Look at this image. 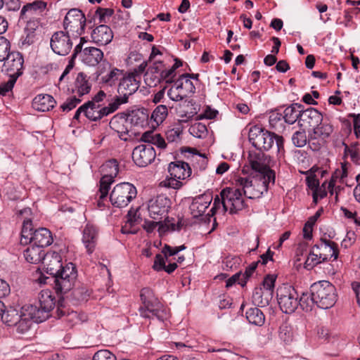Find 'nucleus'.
Listing matches in <instances>:
<instances>
[{"mask_svg":"<svg viewBox=\"0 0 360 360\" xmlns=\"http://www.w3.org/2000/svg\"><path fill=\"white\" fill-rule=\"evenodd\" d=\"M44 268L54 278V288L57 293H66L72 289L77 274L74 264L62 265L61 256L56 252H47L42 262Z\"/></svg>","mask_w":360,"mask_h":360,"instance_id":"nucleus-1","label":"nucleus"},{"mask_svg":"<svg viewBox=\"0 0 360 360\" xmlns=\"http://www.w3.org/2000/svg\"><path fill=\"white\" fill-rule=\"evenodd\" d=\"M248 139L251 144L260 151H269L274 147L278 154L284 150L283 136L260 126L255 125L250 129Z\"/></svg>","mask_w":360,"mask_h":360,"instance_id":"nucleus-2","label":"nucleus"},{"mask_svg":"<svg viewBox=\"0 0 360 360\" xmlns=\"http://www.w3.org/2000/svg\"><path fill=\"white\" fill-rule=\"evenodd\" d=\"M235 185L241 188L243 195L250 199L259 198L268 188L275 183V174L270 172V176L264 177L262 174L252 177L238 176Z\"/></svg>","mask_w":360,"mask_h":360,"instance_id":"nucleus-3","label":"nucleus"},{"mask_svg":"<svg viewBox=\"0 0 360 360\" xmlns=\"http://www.w3.org/2000/svg\"><path fill=\"white\" fill-rule=\"evenodd\" d=\"M142 305L139 307L141 316L146 319L156 317L158 320L164 321L169 317L167 308L155 296L153 291L144 288L140 294Z\"/></svg>","mask_w":360,"mask_h":360,"instance_id":"nucleus-4","label":"nucleus"},{"mask_svg":"<svg viewBox=\"0 0 360 360\" xmlns=\"http://www.w3.org/2000/svg\"><path fill=\"white\" fill-rule=\"evenodd\" d=\"M55 297L49 290H42L39 295V304H26L23 311L25 316L32 317L34 322H42L50 316L55 306Z\"/></svg>","mask_w":360,"mask_h":360,"instance_id":"nucleus-5","label":"nucleus"},{"mask_svg":"<svg viewBox=\"0 0 360 360\" xmlns=\"http://www.w3.org/2000/svg\"><path fill=\"white\" fill-rule=\"evenodd\" d=\"M310 291L318 307L327 309L336 302L337 294L335 286L327 281H321L311 285Z\"/></svg>","mask_w":360,"mask_h":360,"instance_id":"nucleus-6","label":"nucleus"},{"mask_svg":"<svg viewBox=\"0 0 360 360\" xmlns=\"http://www.w3.org/2000/svg\"><path fill=\"white\" fill-rule=\"evenodd\" d=\"M24 305L18 310L13 307L6 308L2 314V321L8 326H15L17 331L20 333L27 332L31 325L32 317L25 316L23 311Z\"/></svg>","mask_w":360,"mask_h":360,"instance_id":"nucleus-7","label":"nucleus"},{"mask_svg":"<svg viewBox=\"0 0 360 360\" xmlns=\"http://www.w3.org/2000/svg\"><path fill=\"white\" fill-rule=\"evenodd\" d=\"M136 187L128 182L117 184L110 194V201L116 207H127L129 203L136 197Z\"/></svg>","mask_w":360,"mask_h":360,"instance_id":"nucleus-8","label":"nucleus"},{"mask_svg":"<svg viewBox=\"0 0 360 360\" xmlns=\"http://www.w3.org/2000/svg\"><path fill=\"white\" fill-rule=\"evenodd\" d=\"M168 172L170 177L161 182V184L174 189L181 188L183 185L181 180L189 177L191 174V169L188 164L181 161L171 162L168 167Z\"/></svg>","mask_w":360,"mask_h":360,"instance_id":"nucleus-9","label":"nucleus"},{"mask_svg":"<svg viewBox=\"0 0 360 360\" xmlns=\"http://www.w3.org/2000/svg\"><path fill=\"white\" fill-rule=\"evenodd\" d=\"M243 194L239 186L224 188L220 193V196L224 200V210L233 214L243 210L245 207Z\"/></svg>","mask_w":360,"mask_h":360,"instance_id":"nucleus-10","label":"nucleus"},{"mask_svg":"<svg viewBox=\"0 0 360 360\" xmlns=\"http://www.w3.org/2000/svg\"><path fill=\"white\" fill-rule=\"evenodd\" d=\"M277 299L281 311L285 314L294 312L299 306L297 292L291 285H283L279 288Z\"/></svg>","mask_w":360,"mask_h":360,"instance_id":"nucleus-11","label":"nucleus"},{"mask_svg":"<svg viewBox=\"0 0 360 360\" xmlns=\"http://www.w3.org/2000/svg\"><path fill=\"white\" fill-rule=\"evenodd\" d=\"M85 25L84 14L77 8L70 9L66 14L63 22L66 32L71 34L75 38L83 34Z\"/></svg>","mask_w":360,"mask_h":360,"instance_id":"nucleus-12","label":"nucleus"},{"mask_svg":"<svg viewBox=\"0 0 360 360\" xmlns=\"http://www.w3.org/2000/svg\"><path fill=\"white\" fill-rule=\"evenodd\" d=\"M101 170L103 176L100 180L98 191L100 200L108 196L110 186L119 172L118 163L116 160H110L101 166Z\"/></svg>","mask_w":360,"mask_h":360,"instance_id":"nucleus-13","label":"nucleus"},{"mask_svg":"<svg viewBox=\"0 0 360 360\" xmlns=\"http://www.w3.org/2000/svg\"><path fill=\"white\" fill-rule=\"evenodd\" d=\"M171 204V200L165 195L151 198L146 205L148 217L152 219L162 220L167 217Z\"/></svg>","mask_w":360,"mask_h":360,"instance_id":"nucleus-14","label":"nucleus"},{"mask_svg":"<svg viewBox=\"0 0 360 360\" xmlns=\"http://www.w3.org/2000/svg\"><path fill=\"white\" fill-rule=\"evenodd\" d=\"M84 41V38L81 37L80 43L74 49L72 58L79 55V58L84 64L89 66H96L102 60L103 53L96 47H86L82 49L83 42Z\"/></svg>","mask_w":360,"mask_h":360,"instance_id":"nucleus-15","label":"nucleus"},{"mask_svg":"<svg viewBox=\"0 0 360 360\" xmlns=\"http://www.w3.org/2000/svg\"><path fill=\"white\" fill-rule=\"evenodd\" d=\"M23 64L22 55L18 51H13L4 60L2 72L17 80L22 75Z\"/></svg>","mask_w":360,"mask_h":360,"instance_id":"nucleus-16","label":"nucleus"},{"mask_svg":"<svg viewBox=\"0 0 360 360\" xmlns=\"http://www.w3.org/2000/svg\"><path fill=\"white\" fill-rule=\"evenodd\" d=\"M70 34L60 31L52 35L50 45L54 53L60 56H66L70 53L73 44Z\"/></svg>","mask_w":360,"mask_h":360,"instance_id":"nucleus-17","label":"nucleus"},{"mask_svg":"<svg viewBox=\"0 0 360 360\" xmlns=\"http://www.w3.org/2000/svg\"><path fill=\"white\" fill-rule=\"evenodd\" d=\"M156 152L150 144H141L134 149L132 158L135 164L139 167H146L154 161Z\"/></svg>","mask_w":360,"mask_h":360,"instance_id":"nucleus-18","label":"nucleus"},{"mask_svg":"<svg viewBox=\"0 0 360 360\" xmlns=\"http://www.w3.org/2000/svg\"><path fill=\"white\" fill-rule=\"evenodd\" d=\"M248 162L255 175L262 174L264 177L270 176V172L275 174L274 171L268 165V158L263 153H250Z\"/></svg>","mask_w":360,"mask_h":360,"instance_id":"nucleus-19","label":"nucleus"},{"mask_svg":"<svg viewBox=\"0 0 360 360\" xmlns=\"http://www.w3.org/2000/svg\"><path fill=\"white\" fill-rule=\"evenodd\" d=\"M315 252H319V258L325 262L333 258L337 259L339 254L338 245L330 240L321 238L318 244L314 245Z\"/></svg>","mask_w":360,"mask_h":360,"instance_id":"nucleus-20","label":"nucleus"},{"mask_svg":"<svg viewBox=\"0 0 360 360\" xmlns=\"http://www.w3.org/2000/svg\"><path fill=\"white\" fill-rule=\"evenodd\" d=\"M212 200V196L210 193H204L193 198L189 206L190 213L193 217L198 218L203 216Z\"/></svg>","mask_w":360,"mask_h":360,"instance_id":"nucleus-21","label":"nucleus"},{"mask_svg":"<svg viewBox=\"0 0 360 360\" xmlns=\"http://www.w3.org/2000/svg\"><path fill=\"white\" fill-rule=\"evenodd\" d=\"M110 127L117 133L121 139L127 140V134L129 131V124L127 118V114L118 113L113 116L110 121Z\"/></svg>","mask_w":360,"mask_h":360,"instance_id":"nucleus-22","label":"nucleus"},{"mask_svg":"<svg viewBox=\"0 0 360 360\" xmlns=\"http://www.w3.org/2000/svg\"><path fill=\"white\" fill-rule=\"evenodd\" d=\"M139 78L136 77L133 75L128 74L124 77L118 86L117 91L120 95H122L126 98H129V96L135 93L139 87Z\"/></svg>","mask_w":360,"mask_h":360,"instance_id":"nucleus-23","label":"nucleus"},{"mask_svg":"<svg viewBox=\"0 0 360 360\" xmlns=\"http://www.w3.org/2000/svg\"><path fill=\"white\" fill-rule=\"evenodd\" d=\"M91 38L96 44L105 46L112 41L113 33L110 27L105 25H101L93 30Z\"/></svg>","mask_w":360,"mask_h":360,"instance_id":"nucleus-24","label":"nucleus"},{"mask_svg":"<svg viewBox=\"0 0 360 360\" xmlns=\"http://www.w3.org/2000/svg\"><path fill=\"white\" fill-rule=\"evenodd\" d=\"M98 239L97 228L90 224H87L83 230L82 242L89 254L94 252Z\"/></svg>","mask_w":360,"mask_h":360,"instance_id":"nucleus-25","label":"nucleus"},{"mask_svg":"<svg viewBox=\"0 0 360 360\" xmlns=\"http://www.w3.org/2000/svg\"><path fill=\"white\" fill-rule=\"evenodd\" d=\"M30 243L44 248L53 243V237L51 231L46 228H40L34 231L30 237Z\"/></svg>","mask_w":360,"mask_h":360,"instance_id":"nucleus-26","label":"nucleus"},{"mask_svg":"<svg viewBox=\"0 0 360 360\" xmlns=\"http://www.w3.org/2000/svg\"><path fill=\"white\" fill-rule=\"evenodd\" d=\"M333 131V126L326 122H321L313 129V132L310 134V141H317L321 145L324 143Z\"/></svg>","mask_w":360,"mask_h":360,"instance_id":"nucleus-27","label":"nucleus"},{"mask_svg":"<svg viewBox=\"0 0 360 360\" xmlns=\"http://www.w3.org/2000/svg\"><path fill=\"white\" fill-rule=\"evenodd\" d=\"M91 88V84L87 76L84 72L78 73L75 81L72 94H76V96L82 97L90 92Z\"/></svg>","mask_w":360,"mask_h":360,"instance_id":"nucleus-28","label":"nucleus"},{"mask_svg":"<svg viewBox=\"0 0 360 360\" xmlns=\"http://www.w3.org/2000/svg\"><path fill=\"white\" fill-rule=\"evenodd\" d=\"M322 121V115L315 108H309L303 110L301 125H307L314 129L316 127L321 124Z\"/></svg>","mask_w":360,"mask_h":360,"instance_id":"nucleus-29","label":"nucleus"},{"mask_svg":"<svg viewBox=\"0 0 360 360\" xmlns=\"http://www.w3.org/2000/svg\"><path fill=\"white\" fill-rule=\"evenodd\" d=\"M18 214L22 217L23 220L21 232L22 238L30 240V237L33 236L34 233L32 232L33 226L32 219L30 217L32 215L31 209L28 207L24 208L23 210L19 211ZM25 243H27V240H25Z\"/></svg>","mask_w":360,"mask_h":360,"instance_id":"nucleus-30","label":"nucleus"},{"mask_svg":"<svg viewBox=\"0 0 360 360\" xmlns=\"http://www.w3.org/2000/svg\"><path fill=\"white\" fill-rule=\"evenodd\" d=\"M56 102L53 96L49 94L37 95L33 100V107L35 110L46 112L54 108Z\"/></svg>","mask_w":360,"mask_h":360,"instance_id":"nucleus-31","label":"nucleus"},{"mask_svg":"<svg viewBox=\"0 0 360 360\" xmlns=\"http://www.w3.org/2000/svg\"><path fill=\"white\" fill-rule=\"evenodd\" d=\"M56 314L58 318H63L64 321L71 327L82 321L77 312L74 311H68V309L62 304L58 305Z\"/></svg>","mask_w":360,"mask_h":360,"instance_id":"nucleus-32","label":"nucleus"},{"mask_svg":"<svg viewBox=\"0 0 360 360\" xmlns=\"http://www.w3.org/2000/svg\"><path fill=\"white\" fill-rule=\"evenodd\" d=\"M84 109V115L91 121H97L107 116L104 114L103 107L100 104L95 103L94 101H88L83 105Z\"/></svg>","mask_w":360,"mask_h":360,"instance_id":"nucleus-33","label":"nucleus"},{"mask_svg":"<svg viewBox=\"0 0 360 360\" xmlns=\"http://www.w3.org/2000/svg\"><path fill=\"white\" fill-rule=\"evenodd\" d=\"M130 127L133 126L143 127L148 124V114L144 108L131 110L127 114Z\"/></svg>","mask_w":360,"mask_h":360,"instance_id":"nucleus-34","label":"nucleus"},{"mask_svg":"<svg viewBox=\"0 0 360 360\" xmlns=\"http://www.w3.org/2000/svg\"><path fill=\"white\" fill-rule=\"evenodd\" d=\"M45 255L44 248L32 243L24 251V257L26 261L31 264H38L43 262Z\"/></svg>","mask_w":360,"mask_h":360,"instance_id":"nucleus-35","label":"nucleus"},{"mask_svg":"<svg viewBox=\"0 0 360 360\" xmlns=\"http://www.w3.org/2000/svg\"><path fill=\"white\" fill-rule=\"evenodd\" d=\"M302 105L298 103H293L287 107L283 112V118L285 122L292 124L297 120L301 122L302 108Z\"/></svg>","mask_w":360,"mask_h":360,"instance_id":"nucleus-36","label":"nucleus"},{"mask_svg":"<svg viewBox=\"0 0 360 360\" xmlns=\"http://www.w3.org/2000/svg\"><path fill=\"white\" fill-rule=\"evenodd\" d=\"M271 297L272 295L269 291H265L264 288L258 287L255 288L253 291L252 301L255 306L264 307L269 304Z\"/></svg>","mask_w":360,"mask_h":360,"instance_id":"nucleus-37","label":"nucleus"},{"mask_svg":"<svg viewBox=\"0 0 360 360\" xmlns=\"http://www.w3.org/2000/svg\"><path fill=\"white\" fill-rule=\"evenodd\" d=\"M167 96L174 101H180L188 96L179 79L174 82L173 85L167 91Z\"/></svg>","mask_w":360,"mask_h":360,"instance_id":"nucleus-38","label":"nucleus"},{"mask_svg":"<svg viewBox=\"0 0 360 360\" xmlns=\"http://www.w3.org/2000/svg\"><path fill=\"white\" fill-rule=\"evenodd\" d=\"M141 140L148 144L155 145L160 149H165L167 143L160 134H155L153 131H147L143 134Z\"/></svg>","mask_w":360,"mask_h":360,"instance_id":"nucleus-39","label":"nucleus"},{"mask_svg":"<svg viewBox=\"0 0 360 360\" xmlns=\"http://www.w3.org/2000/svg\"><path fill=\"white\" fill-rule=\"evenodd\" d=\"M246 319L250 323L261 326L264 323L265 316L258 308L249 309L245 313Z\"/></svg>","mask_w":360,"mask_h":360,"instance_id":"nucleus-40","label":"nucleus"},{"mask_svg":"<svg viewBox=\"0 0 360 360\" xmlns=\"http://www.w3.org/2000/svg\"><path fill=\"white\" fill-rule=\"evenodd\" d=\"M47 6V4L41 0L34 1L32 3L25 5L20 11L22 18H25L27 13L33 14L37 12L44 11Z\"/></svg>","mask_w":360,"mask_h":360,"instance_id":"nucleus-41","label":"nucleus"},{"mask_svg":"<svg viewBox=\"0 0 360 360\" xmlns=\"http://www.w3.org/2000/svg\"><path fill=\"white\" fill-rule=\"evenodd\" d=\"M143 227L148 233H152L156 227H158V232L160 234L165 233L169 229V226L163 224L162 220L155 219H153L152 221L146 219Z\"/></svg>","mask_w":360,"mask_h":360,"instance_id":"nucleus-42","label":"nucleus"},{"mask_svg":"<svg viewBox=\"0 0 360 360\" xmlns=\"http://www.w3.org/2000/svg\"><path fill=\"white\" fill-rule=\"evenodd\" d=\"M136 212H133L132 210H129L127 214L128 219L124 224L122 227V232L124 234L127 233H136L137 230L134 226L136 224L138 219L136 218Z\"/></svg>","mask_w":360,"mask_h":360,"instance_id":"nucleus-43","label":"nucleus"},{"mask_svg":"<svg viewBox=\"0 0 360 360\" xmlns=\"http://www.w3.org/2000/svg\"><path fill=\"white\" fill-rule=\"evenodd\" d=\"M127 98L120 95L119 96H115L112 102H110L108 106L103 107L104 114L108 115L115 111H116L122 104L127 103Z\"/></svg>","mask_w":360,"mask_h":360,"instance_id":"nucleus-44","label":"nucleus"},{"mask_svg":"<svg viewBox=\"0 0 360 360\" xmlns=\"http://www.w3.org/2000/svg\"><path fill=\"white\" fill-rule=\"evenodd\" d=\"M298 303L301 308L306 311H311L314 305L316 304L311 292L310 293L303 292L300 299L298 298Z\"/></svg>","mask_w":360,"mask_h":360,"instance_id":"nucleus-45","label":"nucleus"},{"mask_svg":"<svg viewBox=\"0 0 360 360\" xmlns=\"http://www.w3.org/2000/svg\"><path fill=\"white\" fill-rule=\"evenodd\" d=\"M167 115V107L165 105H160L153 110L151 115V119L158 125L165 120Z\"/></svg>","mask_w":360,"mask_h":360,"instance_id":"nucleus-46","label":"nucleus"},{"mask_svg":"<svg viewBox=\"0 0 360 360\" xmlns=\"http://www.w3.org/2000/svg\"><path fill=\"white\" fill-rule=\"evenodd\" d=\"M188 131L192 136L199 139L204 138L207 134L206 125L201 122L193 124L189 127Z\"/></svg>","mask_w":360,"mask_h":360,"instance_id":"nucleus-47","label":"nucleus"},{"mask_svg":"<svg viewBox=\"0 0 360 360\" xmlns=\"http://www.w3.org/2000/svg\"><path fill=\"white\" fill-rule=\"evenodd\" d=\"M279 338L285 343L292 342L294 338V331L292 326L287 323L282 324L279 329Z\"/></svg>","mask_w":360,"mask_h":360,"instance_id":"nucleus-48","label":"nucleus"},{"mask_svg":"<svg viewBox=\"0 0 360 360\" xmlns=\"http://www.w3.org/2000/svg\"><path fill=\"white\" fill-rule=\"evenodd\" d=\"M323 262L324 261L322 259V258H319V252H315L314 247L313 246L311 252H309L305 260L304 267L306 269H311L317 264H321V262Z\"/></svg>","mask_w":360,"mask_h":360,"instance_id":"nucleus-49","label":"nucleus"},{"mask_svg":"<svg viewBox=\"0 0 360 360\" xmlns=\"http://www.w3.org/2000/svg\"><path fill=\"white\" fill-rule=\"evenodd\" d=\"M184 86V91L187 93L188 96L192 94L195 91V86L191 80V74H183L178 78Z\"/></svg>","mask_w":360,"mask_h":360,"instance_id":"nucleus-50","label":"nucleus"},{"mask_svg":"<svg viewBox=\"0 0 360 360\" xmlns=\"http://www.w3.org/2000/svg\"><path fill=\"white\" fill-rule=\"evenodd\" d=\"M121 72L117 68L110 69L109 72L101 77V81L107 84H113L119 78Z\"/></svg>","mask_w":360,"mask_h":360,"instance_id":"nucleus-51","label":"nucleus"},{"mask_svg":"<svg viewBox=\"0 0 360 360\" xmlns=\"http://www.w3.org/2000/svg\"><path fill=\"white\" fill-rule=\"evenodd\" d=\"M306 181L308 187L313 191V201L315 204H316L318 202V193L319 187V180L316 179L315 176H307Z\"/></svg>","mask_w":360,"mask_h":360,"instance_id":"nucleus-52","label":"nucleus"},{"mask_svg":"<svg viewBox=\"0 0 360 360\" xmlns=\"http://www.w3.org/2000/svg\"><path fill=\"white\" fill-rule=\"evenodd\" d=\"M81 98L82 97L76 96V94H73L69 97L63 105H61L60 108L63 111H70L82 101Z\"/></svg>","mask_w":360,"mask_h":360,"instance_id":"nucleus-53","label":"nucleus"},{"mask_svg":"<svg viewBox=\"0 0 360 360\" xmlns=\"http://www.w3.org/2000/svg\"><path fill=\"white\" fill-rule=\"evenodd\" d=\"M10 53V42L4 37H0V61H4Z\"/></svg>","mask_w":360,"mask_h":360,"instance_id":"nucleus-54","label":"nucleus"},{"mask_svg":"<svg viewBox=\"0 0 360 360\" xmlns=\"http://www.w3.org/2000/svg\"><path fill=\"white\" fill-rule=\"evenodd\" d=\"M292 141L294 145L297 147H302L307 143V136L305 131H295L292 137Z\"/></svg>","mask_w":360,"mask_h":360,"instance_id":"nucleus-55","label":"nucleus"},{"mask_svg":"<svg viewBox=\"0 0 360 360\" xmlns=\"http://www.w3.org/2000/svg\"><path fill=\"white\" fill-rule=\"evenodd\" d=\"M345 156L349 158L356 165L360 164V157L357 148L355 146H350L345 148Z\"/></svg>","mask_w":360,"mask_h":360,"instance_id":"nucleus-56","label":"nucleus"},{"mask_svg":"<svg viewBox=\"0 0 360 360\" xmlns=\"http://www.w3.org/2000/svg\"><path fill=\"white\" fill-rule=\"evenodd\" d=\"M93 360H116V356L108 349H101L94 354Z\"/></svg>","mask_w":360,"mask_h":360,"instance_id":"nucleus-57","label":"nucleus"},{"mask_svg":"<svg viewBox=\"0 0 360 360\" xmlns=\"http://www.w3.org/2000/svg\"><path fill=\"white\" fill-rule=\"evenodd\" d=\"M113 14V10L111 8H98L95 15L98 17L100 22H105L106 18H110Z\"/></svg>","mask_w":360,"mask_h":360,"instance_id":"nucleus-58","label":"nucleus"},{"mask_svg":"<svg viewBox=\"0 0 360 360\" xmlns=\"http://www.w3.org/2000/svg\"><path fill=\"white\" fill-rule=\"evenodd\" d=\"M154 74L155 73L147 72L144 75V81L149 86H156L160 82V79H162L160 75H157Z\"/></svg>","mask_w":360,"mask_h":360,"instance_id":"nucleus-59","label":"nucleus"},{"mask_svg":"<svg viewBox=\"0 0 360 360\" xmlns=\"http://www.w3.org/2000/svg\"><path fill=\"white\" fill-rule=\"evenodd\" d=\"M40 27V21L39 19L33 18L27 22L26 26L24 29V32H30L36 34V32Z\"/></svg>","mask_w":360,"mask_h":360,"instance_id":"nucleus-60","label":"nucleus"},{"mask_svg":"<svg viewBox=\"0 0 360 360\" xmlns=\"http://www.w3.org/2000/svg\"><path fill=\"white\" fill-rule=\"evenodd\" d=\"M182 132L181 127H176L169 129L166 132V138L169 142H174L180 139Z\"/></svg>","mask_w":360,"mask_h":360,"instance_id":"nucleus-61","label":"nucleus"},{"mask_svg":"<svg viewBox=\"0 0 360 360\" xmlns=\"http://www.w3.org/2000/svg\"><path fill=\"white\" fill-rule=\"evenodd\" d=\"M166 260H167V259L165 258L162 253L158 254L155 257L153 266V269L157 271L163 270V269L165 268Z\"/></svg>","mask_w":360,"mask_h":360,"instance_id":"nucleus-62","label":"nucleus"},{"mask_svg":"<svg viewBox=\"0 0 360 360\" xmlns=\"http://www.w3.org/2000/svg\"><path fill=\"white\" fill-rule=\"evenodd\" d=\"M275 281L276 278L274 276H267L263 281V286L261 288H264L265 291H269L270 295H272L275 285Z\"/></svg>","mask_w":360,"mask_h":360,"instance_id":"nucleus-63","label":"nucleus"},{"mask_svg":"<svg viewBox=\"0 0 360 360\" xmlns=\"http://www.w3.org/2000/svg\"><path fill=\"white\" fill-rule=\"evenodd\" d=\"M160 75L161 79L165 80L166 83H172L174 82V79L176 76V72L170 68L168 70H162Z\"/></svg>","mask_w":360,"mask_h":360,"instance_id":"nucleus-64","label":"nucleus"}]
</instances>
